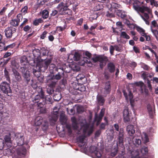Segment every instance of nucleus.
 I'll list each match as a JSON object with an SVG mask.
<instances>
[{
  "mask_svg": "<svg viewBox=\"0 0 158 158\" xmlns=\"http://www.w3.org/2000/svg\"><path fill=\"white\" fill-rule=\"evenodd\" d=\"M51 62V59H49L46 60L44 63L38 62L36 63V69H33V73L36 77L41 75L40 72H44L48 68Z\"/></svg>",
  "mask_w": 158,
  "mask_h": 158,
  "instance_id": "f257e3e1",
  "label": "nucleus"
},
{
  "mask_svg": "<svg viewBox=\"0 0 158 158\" xmlns=\"http://www.w3.org/2000/svg\"><path fill=\"white\" fill-rule=\"evenodd\" d=\"M92 60L94 63L99 62H100L99 66L101 69L103 68L108 61L107 56L102 55H99L94 57L92 58Z\"/></svg>",
  "mask_w": 158,
  "mask_h": 158,
  "instance_id": "f03ea898",
  "label": "nucleus"
},
{
  "mask_svg": "<svg viewBox=\"0 0 158 158\" xmlns=\"http://www.w3.org/2000/svg\"><path fill=\"white\" fill-rule=\"evenodd\" d=\"M10 84L9 82L4 81L1 82L0 84V89L4 94H6L8 96H10L12 93Z\"/></svg>",
  "mask_w": 158,
  "mask_h": 158,
  "instance_id": "7ed1b4c3",
  "label": "nucleus"
},
{
  "mask_svg": "<svg viewBox=\"0 0 158 158\" xmlns=\"http://www.w3.org/2000/svg\"><path fill=\"white\" fill-rule=\"evenodd\" d=\"M56 8L61 15H70L72 14V10L67 7L63 2L59 3Z\"/></svg>",
  "mask_w": 158,
  "mask_h": 158,
  "instance_id": "20e7f679",
  "label": "nucleus"
},
{
  "mask_svg": "<svg viewBox=\"0 0 158 158\" xmlns=\"http://www.w3.org/2000/svg\"><path fill=\"white\" fill-rule=\"evenodd\" d=\"M6 43H0V51H6L8 50L12 53L13 52V48L15 46V43H13L9 45H6Z\"/></svg>",
  "mask_w": 158,
  "mask_h": 158,
  "instance_id": "39448f33",
  "label": "nucleus"
},
{
  "mask_svg": "<svg viewBox=\"0 0 158 158\" xmlns=\"http://www.w3.org/2000/svg\"><path fill=\"white\" fill-rule=\"evenodd\" d=\"M89 152L95 156V158H101L103 152L99 150L95 146H91L89 148Z\"/></svg>",
  "mask_w": 158,
  "mask_h": 158,
  "instance_id": "423d86ee",
  "label": "nucleus"
},
{
  "mask_svg": "<svg viewBox=\"0 0 158 158\" xmlns=\"http://www.w3.org/2000/svg\"><path fill=\"white\" fill-rule=\"evenodd\" d=\"M133 7L134 9L137 11H139L141 13H144V10L147 6H140L143 3L138 0H133Z\"/></svg>",
  "mask_w": 158,
  "mask_h": 158,
  "instance_id": "0eeeda50",
  "label": "nucleus"
},
{
  "mask_svg": "<svg viewBox=\"0 0 158 158\" xmlns=\"http://www.w3.org/2000/svg\"><path fill=\"white\" fill-rule=\"evenodd\" d=\"M123 114L124 122L128 123H130L131 118H132L131 117V113L127 108L124 110Z\"/></svg>",
  "mask_w": 158,
  "mask_h": 158,
  "instance_id": "6e6552de",
  "label": "nucleus"
},
{
  "mask_svg": "<svg viewBox=\"0 0 158 158\" xmlns=\"http://www.w3.org/2000/svg\"><path fill=\"white\" fill-rule=\"evenodd\" d=\"M16 28L12 26L6 28L5 30V35L7 39L11 38L15 32Z\"/></svg>",
  "mask_w": 158,
  "mask_h": 158,
  "instance_id": "1a4fd4ad",
  "label": "nucleus"
},
{
  "mask_svg": "<svg viewBox=\"0 0 158 158\" xmlns=\"http://www.w3.org/2000/svg\"><path fill=\"white\" fill-rule=\"evenodd\" d=\"M49 52V50H48L47 48L43 47L41 48V62H43L44 61L45 62L46 60L49 59H47L48 57V53ZM49 59H51L52 60L51 58H50Z\"/></svg>",
  "mask_w": 158,
  "mask_h": 158,
  "instance_id": "9d476101",
  "label": "nucleus"
},
{
  "mask_svg": "<svg viewBox=\"0 0 158 158\" xmlns=\"http://www.w3.org/2000/svg\"><path fill=\"white\" fill-rule=\"evenodd\" d=\"M23 84L24 86H27L29 85L31 81V77L29 73H27L26 71L23 74Z\"/></svg>",
  "mask_w": 158,
  "mask_h": 158,
  "instance_id": "9b49d317",
  "label": "nucleus"
},
{
  "mask_svg": "<svg viewBox=\"0 0 158 158\" xmlns=\"http://www.w3.org/2000/svg\"><path fill=\"white\" fill-rule=\"evenodd\" d=\"M57 81L51 76H49L47 77V82L48 87L51 88H54L56 86Z\"/></svg>",
  "mask_w": 158,
  "mask_h": 158,
  "instance_id": "f8f14e48",
  "label": "nucleus"
},
{
  "mask_svg": "<svg viewBox=\"0 0 158 158\" xmlns=\"http://www.w3.org/2000/svg\"><path fill=\"white\" fill-rule=\"evenodd\" d=\"M33 55L35 59L37 61V63L41 62L40 55L41 52L38 49H35L32 51Z\"/></svg>",
  "mask_w": 158,
  "mask_h": 158,
  "instance_id": "ddd939ff",
  "label": "nucleus"
},
{
  "mask_svg": "<svg viewBox=\"0 0 158 158\" xmlns=\"http://www.w3.org/2000/svg\"><path fill=\"white\" fill-rule=\"evenodd\" d=\"M132 142L134 145L137 147H139L141 143V140L138 136H134L132 138Z\"/></svg>",
  "mask_w": 158,
  "mask_h": 158,
  "instance_id": "4468645a",
  "label": "nucleus"
},
{
  "mask_svg": "<svg viewBox=\"0 0 158 158\" xmlns=\"http://www.w3.org/2000/svg\"><path fill=\"white\" fill-rule=\"evenodd\" d=\"M72 122V127L73 129L74 130H76L79 128L78 124L77 119L74 117L71 118Z\"/></svg>",
  "mask_w": 158,
  "mask_h": 158,
  "instance_id": "2eb2a0df",
  "label": "nucleus"
},
{
  "mask_svg": "<svg viewBox=\"0 0 158 158\" xmlns=\"http://www.w3.org/2000/svg\"><path fill=\"white\" fill-rule=\"evenodd\" d=\"M12 71L16 80L18 82H20L22 80L20 74L15 69L12 68Z\"/></svg>",
  "mask_w": 158,
  "mask_h": 158,
  "instance_id": "dca6fc26",
  "label": "nucleus"
},
{
  "mask_svg": "<svg viewBox=\"0 0 158 158\" xmlns=\"http://www.w3.org/2000/svg\"><path fill=\"white\" fill-rule=\"evenodd\" d=\"M127 131L130 136H133L135 132L134 126L133 125H128L127 126Z\"/></svg>",
  "mask_w": 158,
  "mask_h": 158,
  "instance_id": "f3484780",
  "label": "nucleus"
},
{
  "mask_svg": "<svg viewBox=\"0 0 158 158\" xmlns=\"http://www.w3.org/2000/svg\"><path fill=\"white\" fill-rule=\"evenodd\" d=\"M107 70L110 73H114L115 70V67L114 64L112 62H110L107 64Z\"/></svg>",
  "mask_w": 158,
  "mask_h": 158,
  "instance_id": "a211bd4d",
  "label": "nucleus"
},
{
  "mask_svg": "<svg viewBox=\"0 0 158 158\" xmlns=\"http://www.w3.org/2000/svg\"><path fill=\"white\" fill-rule=\"evenodd\" d=\"M26 149L25 148L21 147L18 149L17 151V154L21 157H24L26 154Z\"/></svg>",
  "mask_w": 158,
  "mask_h": 158,
  "instance_id": "6ab92c4d",
  "label": "nucleus"
},
{
  "mask_svg": "<svg viewBox=\"0 0 158 158\" xmlns=\"http://www.w3.org/2000/svg\"><path fill=\"white\" fill-rule=\"evenodd\" d=\"M37 92L38 94V95H40L42 98V100L44 99L45 98V92L43 89L42 87L39 86L36 89Z\"/></svg>",
  "mask_w": 158,
  "mask_h": 158,
  "instance_id": "aec40b11",
  "label": "nucleus"
},
{
  "mask_svg": "<svg viewBox=\"0 0 158 158\" xmlns=\"http://www.w3.org/2000/svg\"><path fill=\"white\" fill-rule=\"evenodd\" d=\"M104 89V93L106 94H109L111 90V85L110 82L108 81L106 82L105 85Z\"/></svg>",
  "mask_w": 158,
  "mask_h": 158,
  "instance_id": "412c9836",
  "label": "nucleus"
},
{
  "mask_svg": "<svg viewBox=\"0 0 158 158\" xmlns=\"http://www.w3.org/2000/svg\"><path fill=\"white\" fill-rule=\"evenodd\" d=\"M4 140L5 144L6 145L9 144L10 146L12 144V141L11 140V135L10 134L6 135L4 137Z\"/></svg>",
  "mask_w": 158,
  "mask_h": 158,
  "instance_id": "4be33fe9",
  "label": "nucleus"
},
{
  "mask_svg": "<svg viewBox=\"0 0 158 158\" xmlns=\"http://www.w3.org/2000/svg\"><path fill=\"white\" fill-rule=\"evenodd\" d=\"M97 101L100 106H103L105 103V100L103 97L101 95H98L97 97Z\"/></svg>",
  "mask_w": 158,
  "mask_h": 158,
  "instance_id": "5701e85b",
  "label": "nucleus"
},
{
  "mask_svg": "<svg viewBox=\"0 0 158 158\" xmlns=\"http://www.w3.org/2000/svg\"><path fill=\"white\" fill-rule=\"evenodd\" d=\"M116 11V9H111V10L107 12L106 15L108 17H114L115 16L114 13Z\"/></svg>",
  "mask_w": 158,
  "mask_h": 158,
  "instance_id": "b1692460",
  "label": "nucleus"
},
{
  "mask_svg": "<svg viewBox=\"0 0 158 158\" xmlns=\"http://www.w3.org/2000/svg\"><path fill=\"white\" fill-rule=\"evenodd\" d=\"M67 119L65 116V115L63 114H61L60 116V120L61 124L64 125L67 124Z\"/></svg>",
  "mask_w": 158,
  "mask_h": 158,
  "instance_id": "393cba45",
  "label": "nucleus"
},
{
  "mask_svg": "<svg viewBox=\"0 0 158 158\" xmlns=\"http://www.w3.org/2000/svg\"><path fill=\"white\" fill-rule=\"evenodd\" d=\"M20 22L19 19L18 20L16 19H12L10 21V24L11 26L16 27L19 25Z\"/></svg>",
  "mask_w": 158,
  "mask_h": 158,
  "instance_id": "a878e982",
  "label": "nucleus"
},
{
  "mask_svg": "<svg viewBox=\"0 0 158 158\" xmlns=\"http://www.w3.org/2000/svg\"><path fill=\"white\" fill-rule=\"evenodd\" d=\"M115 12H116L117 15L121 18H125L127 15L125 12L121 10H116Z\"/></svg>",
  "mask_w": 158,
  "mask_h": 158,
  "instance_id": "bb28decb",
  "label": "nucleus"
},
{
  "mask_svg": "<svg viewBox=\"0 0 158 158\" xmlns=\"http://www.w3.org/2000/svg\"><path fill=\"white\" fill-rule=\"evenodd\" d=\"M48 128V122L46 120H44V122L42 124V128L44 131H47Z\"/></svg>",
  "mask_w": 158,
  "mask_h": 158,
  "instance_id": "cd10ccee",
  "label": "nucleus"
},
{
  "mask_svg": "<svg viewBox=\"0 0 158 158\" xmlns=\"http://www.w3.org/2000/svg\"><path fill=\"white\" fill-rule=\"evenodd\" d=\"M85 138V135H81L77 138V140L78 142L82 143L83 146H84L85 144L84 142Z\"/></svg>",
  "mask_w": 158,
  "mask_h": 158,
  "instance_id": "c85d7f7f",
  "label": "nucleus"
},
{
  "mask_svg": "<svg viewBox=\"0 0 158 158\" xmlns=\"http://www.w3.org/2000/svg\"><path fill=\"white\" fill-rule=\"evenodd\" d=\"M44 120L42 117L38 116L35 118V122L37 125H40L43 123Z\"/></svg>",
  "mask_w": 158,
  "mask_h": 158,
  "instance_id": "c756f323",
  "label": "nucleus"
},
{
  "mask_svg": "<svg viewBox=\"0 0 158 158\" xmlns=\"http://www.w3.org/2000/svg\"><path fill=\"white\" fill-rule=\"evenodd\" d=\"M4 75L6 78V80L9 83H11V81L10 77V75L9 72L6 68H5L4 70Z\"/></svg>",
  "mask_w": 158,
  "mask_h": 158,
  "instance_id": "7c9ffc66",
  "label": "nucleus"
},
{
  "mask_svg": "<svg viewBox=\"0 0 158 158\" xmlns=\"http://www.w3.org/2000/svg\"><path fill=\"white\" fill-rule=\"evenodd\" d=\"M49 69L50 73H55L58 70V68L56 67V65L54 64H51L49 67Z\"/></svg>",
  "mask_w": 158,
  "mask_h": 158,
  "instance_id": "2f4dec72",
  "label": "nucleus"
},
{
  "mask_svg": "<svg viewBox=\"0 0 158 158\" xmlns=\"http://www.w3.org/2000/svg\"><path fill=\"white\" fill-rule=\"evenodd\" d=\"M20 62L22 65H25L28 63L27 57L25 56H22L20 58Z\"/></svg>",
  "mask_w": 158,
  "mask_h": 158,
  "instance_id": "473e14b6",
  "label": "nucleus"
},
{
  "mask_svg": "<svg viewBox=\"0 0 158 158\" xmlns=\"http://www.w3.org/2000/svg\"><path fill=\"white\" fill-rule=\"evenodd\" d=\"M31 86L34 89H37L38 87L37 85V82L35 80L32 79L30 82V84L28 85Z\"/></svg>",
  "mask_w": 158,
  "mask_h": 158,
  "instance_id": "72a5a7b5",
  "label": "nucleus"
},
{
  "mask_svg": "<svg viewBox=\"0 0 158 158\" xmlns=\"http://www.w3.org/2000/svg\"><path fill=\"white\" fill-rule=\"evenodd\" d=\"M49 16V12L46 10H44L42 12V16L44 19H47Z\"/></svg>",
  "mask_w": 158,
  "mask_h": 158,
  "instance_id": "f704fd0d",
  "label": "nucleus"
},
{
  "mask_svg": "<svg viewBox=\"0 0 158 158\" xmlns=\"http://www.w3.org/2000/svg\"><path fill=\"white\" fill-rule=\"evenodd\" d=\"M16 141L18 144L20 145H23L24 143L23 136L20 135V138H17Z\"/></svg>",
  "mask_w": 158,
  "mask_h": 158,
  "instance_id": "c9c22d12",
  "label": "nucleus"
},
{
  "mask_svg": "<svg viewBox=\"0 0 158 158\" xmlns=\"http://www.w3.org/2000/svg\"><path fill=\"white\" fill-rule=\"evenodd\" d=\"M52 97L50 96H45L44 98V102H45L46 104L48 103V104H52Z\"/></svg>",
  "mask_w": 158,
  "mask_h": 158,
  "instance_id": "e433bc0d",
  "label": "nucleus"
},
{
  "mask_svg": "<svg viewBox=\"0 0 158 158\" xmlns=\"http://www.w3.org/2000/svg\"><path fill=\"white\" fill-rule=\"evenodd\" d=\"M41 99H42L40 95L37 94L34 97L32 102L34 103H38L40 102Z\"/></svg>",
  "mask_w": 158,
  "mask_h": 158,
  "instance_id": "4c0bfd02",
  "label": "nucleus"
},
{
  "mask_svg": "<svg viewBox=\"0 0 158 158\" xmlns=\"http://www.w3.org/2000/svg\"><path fill=\"white\" fill-rule=\"evenodd\" d=\"M153 28H155L156 29H158V24L155 20H154L152 22L151 26V31L152 29H153Z\"/></svg>",
  "mask_w": 158,
  "mask_h": 158,
  "instance_id": "58836bf2",
  "label": "nucleus"
},
{
  "mask_svg": "<svg viewBox=\"0 0 158 158\" xmlns=\"http://www.w3.org/2000/svg\"><path fill=\"white\" fill-rule=\"evenodd\" d=\"M103 7V6L101 3H100L98 4H96V6L94 8V11H98L102 9Z\"/></svg>",
  "mask_w": 158,
  "mask_h": 158,
  "instance_id": "ea45409f",
  "label": "nucleus"
},
{
  "mask_svg": "<svg viewBox=\"0 0 158 158\" xmlns=\"http://www.w3.org/2000/svg\"><path fill=\"white\" fill-rule=\"evenodd\" d=\"M143 14V16L140 15V16L144 21H146L147 19H149V16L148 13H146L144 12V13H142Z\"/></svg>",
  "mask_w": 158,
  "mask_h": 158,
  "instance_id": "a19ab883",
  "label": "nucleus"
},
{
  "mask_svg": "<svg viewBox=\"0 0 158 158\" xmlns=\"http://www.w3.org/2000/svg\"><path fill=\"white\" fill-rule=\"evenodd\" d=\"M147 108L151 118H152L153 117V111L152 106L150 105H148L147 106Z\"/></svg>",
  "mask_w": 158,
  "mask_h": 158,
  "instance_id": "79ce46f5",
  "label": "nucleus"
},
{
  "mask_svg": "<svg viewBox=\"0 0 158 158\" xmlns=\"http://www.w3.org/2000/svg\"><path fill=\"white\" fill-rule=\"evenodd\" d=\"M141 152L143 155H145L148 154V149L147 147L143 146L142 148L141 149Z\"/></svg>",
  "mask_w": 158,
  "mask_h": 158,
  "instance_id": "37998d69",
  "label": "nucleus"
},
{
  "mask_svg": "<svg viewBox=\"0 0 158 158\" xmlns=\"http://www.w3.org/2000/svg\"><path fill=\"white\" fill-rule=\"evenodd\" d=\"M43 21L41 18L35 19L33 22V24L34 25L37 26L40 23H42Z\"/></svg>",
  "mask_w": 158,
  "mask_h": 158,
  "instance_id": "c03bdc74",
  "label": "nucleus"
},
{
  "mask_svg": "<svg viewBox=\"0 0 158 158\" xmlns=\"http://www.w3.org/2000/svg\"><path fill=\"white\" fill-rule=\"evenodd\" d=\"M143 10L144 12H147L148 13L149 16H150V18H153V15L152 13V10L149 8L148 7H146Z\"/></svg>",
  "mask_w": 158,
  "mask_h": 158,
  "instance_id": "a18cd8bd",
  "label": "nucleus"
},
{
  "mask_svg": "<svg viewBox=\"0 0 158 158\" xmlns=\"http://www.w3.org/2000/svg\"><path fill=\"white\" fill-rule=\"evenodd\" d=\"M51 76L53 77V79L54 78L55 79H56L57 81L58 80L61 79L62 77V76L60 72L56 74L55 76L54 75H51Z\"/></svg>",
  "mask_w": 158,
  "mask_h": 158,
  "instance_id": "49530a36",
  "label": "nucleus"
},
{
  "mask_svg": "<svg viewBox=\"0 0 158 158\" xmlns=\"http://www.w3.org/2000/svg\"><path fill=\"white\" fill-rule=\"evenodd\" d=\"M80 54L77 52H75L73 56V59L76 61H77L80 60Z\"/></svg>",
  "mask_w": 158,
  "mask_h": 158,
  "instance_id": "de8ad7c7",
  "label": "nucleus"
},
{
  "mask_svg": "<svg viewBox=\"0 0 158 158\" xmlns=\"http://www.w3.org/2000/svg\"><path fill=\"white\" fill-rule=\"evenodd\" d=\"M77 111L79 114H81L84 111V109L83 106H79L77 107Z\"/></svg>",
  "mask_w": 158,
  "mask_h": 158,
  "instance_id": "09e8293b",
  "label": "nucleus"
},
{
  "mask_svg": "<svg viewBox=\"0 0 158 158\" xmlns=\"http://www.w3.org/2000/svg\"><path fill=\"white\" fill-rule=\"evenodd\" d=\"M120 36L124 39H129L130 38V36L125 31H122L121 32Z\"/></svg>",
  "mask_w": 158,
  "mask_h": 158,
  "instance_id": "8fccbe9b",
  "label": "nucleus"
},
{
  "mask_svg": "<svg viewBox=\"0 0 158 158\" xmlns=\"http://www.w3.org/2000/svg\"><path fill=\"white\" fill-rule=\"evenodd\" d=\"M111 6V9H114L119 8L121 6L120 4L114 2H112Z\"/></svg>",
  "mask_w": 158,
  "mask_h": 158,
  "instance_id": "3c124183",
  "label": "nucleus"
},
{
  "mask_svg": "<svg viewBox=\"0 0 158 158\" xmlns=\"http://www.w3.org/2000/svg\"><path fill=\"white\" fill-rule=\"evenodd\" d=\"M48 2V0H38L37 3L39 6H42Z\"/></svg>",
  "mask_w": 158,
  "mask_h": 158,
  "instance_id": "603ef678",
  "label": "nucleus"
},
{
  "mask_svg": "<svg viewBox=\"0 0 158 158\" xmlns=\"http://www.w3.org/2000/svg\"><path fill=\"white\" fill-rule=\"evenodd\" d=\"M4 154L8 156L12 154V152L11 150L9 148H7L5 150L3 151Z\"/></svg>",
  "mask_w": 158,
  "mask_h": 158,
  "instance_id": "864d4df0",
  "label": "nucleus"
},
{
  "mask_svg": "<svg viewBox=\"0 0 158 158\" xmlns=\"http://www.w3.org/2000/svg\"><path fill=\"white\" fill-rule=\"evenodd\" d=\"M61 95L60 94H56L54 95L53 98L55 101H58L61 98Z\"/></svg>",
  "mask_w": 158,
  "mask_h": 158,
  "instance_id": "5fc2aeb1",
  "label": "nucleus"
},
{
  "mask_svg": "<svg viewBox=\"0 0 158 158\" xmlns=\"http://www.w3.org/2000/svg\"><path fill=\"white\" fill-rule=\"evenodd\" d=\"M42 100V102L37 103V106L39 107L40 109L41 108L44 107V105L46 104L45 102H44V99Z\"/></svg>",
  "mask_w": 158,
  "mask_h": 158,
  "instance_id": "6e6d98bb",
  "label": "nucleus"
},
{
  "mask_svg": "<svg viewBox=\"0 0 158 158\" xmlns=\"http://www.w3.org/2000/svg\"><path fill=\"white\" fill-rule=\"evenodd\" d=\"M78 4V3L76 2H73V11L75 12L76 9L78 8L77 6Z\"/></svg>",
  "mask_w": 158,
  "mask_h": 158,
  "instance_id": "4d7b16f0",
  "label": "nucleus"
},
{
  "mask_svg": "<svg viewBox=\"0 0 158 158\" xmlns=\"http://www.w3.org/2000/svg\"><path fill=\"white\" fill-rule=\"evenodd\" d=\"M24 21L19 26V27L21 28L23 27V26L28 23V19L26 18L23 19Z\"/></svg>",
  "mask_w": 158,
  "mask_h": 158,
  "instance_id": "13d9d810",
  "label": "nucleus"
},
{
  "mask_svg": "<svg viewBox=\"0 0 158 158\" xmlns=\"http://www.w3.org/2000/svg\"><path fill=\"white\" fill-rule=\"evenodd\" d=\"M118 151V148H115L114 150H112L111 153V156L112 157L115 156L117 154Z\"/></svg>",
  "mask_w": 158,
  "mask_h": 158,
  "instance_id": "bf43d9fd",
  "label": "nucleus"
},
{
  "mask_svg": "<svg viewBox=\"0 0 158 158\" xmlns=\"http://www.w3.org/2000/svg\"><path fill=\"white\" fill-rule=\"evenodd\" d=\"M136 30L138 32H139L142 35H143V33H144V30L139 26L136 27Z\"/></svg>",
  "mask_w": 158,
  "mask_h": 158,
  "instance_id": "052dcab7",
  "label": "nucleus"
},
{
  "mask_svg": "<svg viewBox=\"0 0 158 158\" xmlns=\"http://www.w3.org/2000/svg\"><path fill=\"white\" fill-rule=\"evenodd\" d=\"M152 31L158 41V31H157L156 30L152 29Z\"/></svg>",
  "mask_w": 158,
  "mask_h": 158,
  "instance_id": "680f3d73",
  "label": "nucleus"
},
{
  "mask_svg": "<svg viewBox=\"0 0 158 158\" xmlns=\"http://www.w3.org/2000/svg\"><path fill=\"white\" fill-rule=\"evenodd\" d=\"M150 2L151 5L156 7L158 6V2L156 1L155 0H150Z\"/></svg>",
  "mask_w": 158,
  "mask_h": 158,
  "instance_id": "e2e57ef3",
  "label": "nucleus"
},
{
  "mask_svg": "<svg viewBox=\"0 0 158 158\" xmlns=\"http://www.w3.org/2000/svg\"><path fill=\"white\" fill-rule=\"evenodd\" d=\"M48 33V32L47 31H44L40 35V38L42 39H44L46 37Z\"/></svg>",
  "mask_w": 158,
  "mask_h": 158,
  "instance_id": "0e129e2a",
  "label": "nucleus"
},
{
  "mask_svg": "<svg viewBox=\"0 0 158 158\" xmlns=\"http://www.w3.org/2000/svg\"><path fill=\"white\" fill-rule=\"evenodd\" d=\"M47 111L46 107H43L40 109V112L41 114H45L46 113Z\"/></svg>",
  "mask_w": 158,
  "mask_h": 158,
  "instance_id": "69168bd1",
  "label": "nucleus"
},
{
  "mask_svg": "<svg viewBox=\"0 0 158 158\" xmlns=\"http://www.w3.org/2000/svg\"><path fill=\"white\" fill-rule=\"evenodd\" d=\"M28 6H25L21 10V12L24 14H25L27 12Z\"/></svg>",
  "mask_w": 158,
  "mask_h": 158,
  "instance_id": "338daca9",
  "label": "nucleus"
},
{
  "mask_svg": "<svg viewBox=\"0 0 158 158\" xmlns=\"http://www.w3.org/2000/svg\"><path fill=\"white\" fill-rule=\"evenodd\" d=\"M134 84L135 85L140 86L141 87H142L144 84L143 82L141 81L135 82Z\"/></svg>",
  "mask_w": 158,
  "mask_h": 158,
  "instance_id": "774afa93",
  "label": "nucleus"
}]
</instances>
